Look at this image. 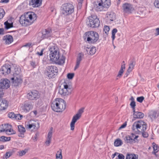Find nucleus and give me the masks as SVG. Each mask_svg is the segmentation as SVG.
Masks as SVG:
<instances>
[{"label": "nucleus", "instance_id": "obj_1", "mask_svg": "<svg viewBox=\"0 0 159 159\" xmlns=\"http://www.w3.org/2000/svg\"><path fill=\"white\" fill-rule=\"evenodd\" d=\"M50 52L49 54L50 60L59 65L62 64L65 62V57L63 56H60L59 51L57 45L52 43L49 48Z\"/></svg>", "mask_w": 159, "mask_h": 159}, {"label": "nucleus", "instance_id": "obj_2", "mask_svg": "<svg viewBox=\"0 0 159 159\" xmlns=\"http://www.w3.org/2000/svg\"><path fill=\"white\" fill-rule=\"evenodd\" d=\"M66 106L65 101L61 98H56L51 104V107L53 111L57 112H61L64 111Z\"/></svg>", "mask_w": 159, "mask_h": 159}, {"label": "nucleus", "instance_id": "obj_3", "mask_svg": "<svg viewBox=\"0 0 159 159\" xmlns=\"http://www.w3.org/2000/svg\"><path fill=\"white\" fill-rule=\"evenodd\" d=\"M11 80L14 86H18L22 83L23 81V76L20 68L15 69L13 76L11 78Z\"/></svg>", "mask_w": 159, "mask_h": 159}, {"label": "nucleus", "instance_id": "obj_4", "mask_svg": "<svg viewBox=\"0 0 159 159\" xmlns=\"http://www.w3.org/2000/svg\"><path fill=\"white\" fill-rule=\"evenodd\" d=\"M63 87L60 88L58 93L62 97L66 96L70 94L72 90V86L70 83L64 82L63 84Z\"/></svg>", "mask_w": 159, "mask_h": 159}, {"label": "nucleus", "instance_id": "obj_5", "mask_svg": "<svg viewBox=\"0 0 159 159\" xmlns=\"http://www.w3.org/2000/svg\"><path fill=\"white\" fill-rule=\"evenodd\" d=\"M147 129L146 124L142 120H138L134 122L132 126L133 130L138 133L143 131Z\"/></svg>", "mask_w": 159, "mask_h": 159}, {"label": "nucleus", "instance_id": "obj_6", "mask_svg": "<svg viewBox=\"0 0 159 159\" xmlns=\"http://www.w3.org/2000/svg\"><path fill=\"white\" fill-rule=\"evenodd\" d=\"M74 6L70 3H64L62 5L61 8L62 13L66 16L71 15L74 12Z\"/></svg>", "mask_w": 159, "mask_h": 159}, {"label": "nucleus", "instance_id": "obj_7", "mask_svg": "<svg viewBox=\"0 0 159 159\" xmlns=\"http://www.w3.org/2000/svg\"><path fill=\"white\" fill-rule=\"evenodd\" d=\"M58 70L55 66H49L47 67L45 72V75L49 79L55 78L56 74L57 73Z\"/></svg>", "mask_w": 159, "mask_h": 159}, {"label": "nucleus", "instance_id": "obj_8", "mask_svg": "<svg viewBox=\"0 0 159 159\" xmlns=\"http://www.w3.org/2000/svg\"><path fill=\"white\" fill-rule=\"evenodd\" d=\"M87 41L91 43H94L99 39V35L96 32L91 31L87 32L85 34Z\"/></svg>", "mask_w": 159, "mask_h": 159}, {"label": "nucleus", "instance_id": "obj_9", "mask_svg": "<svg viewBox=\"0 0 159 159\" xmlns=\"http://www.w3.org/2000/svg\"><path fill=\"white\" fill-rule=\"evenodd\" d=\"M89 26L92 28L98 27L100 25V21L96 15H92L88 18Z\"/></svg>", "mask_w": 159, "mask_h": 159}, {"label": "nucleus", "instance_id": "obj_10", "mask_svg": "<svg viewBox=\"0 0 159 159\" xmlns=\"http://www.w3.org/2000/svg\"><path fill=\"white\" fill-rule=\"evenodd\" d=\"M84 108H82L79 110L78 113L73 117L70 124L71 130H74L75 124L76 121L80 118L82 114L84 112Z\"/></svg>", "mask_w": 159, "mask_h": 159}, {"label": "nucleus", "instance_id": "obj_11", "mask_svg": "<svg viewBox=\"0 0 159 159\" xmlns=\"http://www.w3.org/2000/svg\"><path fill=\"white\" fill-rule=\"evenodd\" d=\"M27 97L30 100H36L40 98V96L38 91L34 90L29 92Z\"/></svg>", "mask_w": 159, "mask_h": 159}, {"label": "nucleus", "instance_id": "obj_12", "mask_svg": "<svg viewBox=\"0 0 159 159\" xmlns=\"http://www.w3.org/2000/svg\"><path fill=\"white\" fill-rule=\"evenodd\" d=\"M24 14L31 25L36 20V15L34 12H28Z\"/></svg>", "mask_w": 159, "mask_h": 159}, {"label": "nucleus", "instance_id": "obj_13", "mask_svg": "<svg viewBox=\"0 0 159 159\" xmlns=\"http://www.w3.org/2000/svg\"><path fill=\"white\" fill-rule=\"evenodd\" d=\"M122 9L123 11L126 13H131L134 10L133 5L128 3H125L123 4Z\"/></svg>", "mask_w": 159, "mask_h": 159}, {"label": "nucleus", "instance_id": "obj_14", "mask_svg": "<svg viewBox=\"0 0 159 159\" xmlns=\"http://www.w3.org/2000/svg\"><path fill=\"white\" fill-rule=\"evenodd\" d=\"M52 35V32L51 29L48 28L45 29L42 32V35L41 38L44 39L51 37Z\"/></svg>", "mask_w": 159, "mask_h": 159}, {"label": "nucleus", "instance_id": "obj_15", "mask_svg": "<svg viewBox=\"0 0 159 159\" xmlns=\"http://www.w3.org/2000/svg\"><path fill=\"white\" fill-rule=\"evenodd\" d=\"M0 70L2 73L4 75H8L11 72L10 65L8 64H6L2 67Z\"/></svg>", "mask_w": 159, "mask_h": 159}, {"label": "nucleus", "instance_id": "obj_16", "mask_svg": "<svg viewBox=\"0 0 159 159\" xmlns=\"http://www.w3.org/2000/svg\"><path fill=\"white\" fill-rule=\"evenodd\" d=\"M26 128L29 129H32L37 130L39 128V124L38 121H34L31 123L27 124L25 126Z\"/></svg>", "mask_w": 159, "mask_h": 159}, {"label": "nucleus", "instance_id": "obj_17", "mask_svg": "<svg viewBox=\"0 0 159 159\" xmlns=\"http://www.w3.org/2000/svg\"><path fill=\"white\" fill-rule=\"evenodd\" d=\"M19 22L22 26H26L31 25L24 14L21 16L20 17Z\"/></svg>", "mask_w": 159, "mask_h": 159}, {"label": "nucleus", "instance_id": "obj_18", "mask_svg": "<svg viewBox=\"0 0 159 159\" xmlns=\"http://www.w3.org/2000/svg\"><path fill=\"white\" fill-rule=\"evenodd\" d=\"M9 81L7 79L2 80L0 84V88L2 89H6L10 87Z\"/></svg>", "mask_w": 159, "mask_h": 159}, {"label": "nucleus", "instance_id": "obj_19", "mask_svg": "<svg viewBox=\"0 0 159 159\" xmlns=\"http://www.w3.org/2000/svg\"><path fill=\"white\" fill-rule=\"evenodd\" d=\"M32 108L33 105L29 103H25L21 107L22 110L25 113L28 112Z\"/></svg>", "mask_w": 159, "mask_h": 159}, {"label": "nucleus", "instance_id": "obj_20", "mask_svg": "<svg viewBox=\"0 0 159 159\" xmlns=\"http://www.w3.org/2000/svg\"><path fill=\"white\" fill-rule=\"evenodd\" d=\"M42 0H30L29 4L33 7H39L42 4Z\"/></svg>", "mask_w": 159, "mask_h": 159}, {"label": "nucleus", "instance_id": "obj_21", "mask_svg": "<svg viewBox=\"0 0 159 159\" xmlns=\"http://www.w3.org/2000/svg\"><path fill=\"white\" fill-rule=\"evenodd\" d=\"M5 132L6 134L11 135L15 134L16 132L12 128V126L10 124H6Z\"/></svg>", "mask_w": 159, "mask_h": 159}, {"label": "nucleus", "instance_id": "obj_22", "mask_svg": "<svg viewBox=\"0 0 159 159\" xmlns=\"http://www.w3.org/2000/svg\"><path fill=\"white\" fill-rule=\"evenodd\" d=\"M3 40L6 44H9L13 41V38L11 35L7 34L3 37Z\"/></svg>", "mask_w": 159, "mask_h": 159}, {"label": "nucleus", "instance_id": "obj_23", "mask_svg": "<svg viewBox=\"0 0 159 159\" xmlns=\"http://www.w3.org/2000/svg\"><path fill=\"white\" fill-rule=\"evenodd\" d=\"M8 106V102L6 100H0V110H4L7 108Z\"/></svg>", "mask_w": 159, "mask_h": 159}, {"label": "nucleus", "instance_id": "obj_24", "mask_svg": "<svg viewBox=\"0 0 159 159\" xmlns=\"http://www.w3.org/2000/svg\"><path fill=\"white\" fill-rule=\"evenodd\" d=\"M18 127L19 132H20L18 134V136L22 138L24 137V134L26 131L25 128L21 125H18Z\"/></svg>", "mask_w": 159, "mask_h": 159}, {"label": "nucleus", "instance_id": "obj_25", "mask_svg": "<svg viewBox=\"0 0 159 159\" xmlns=\"http://www.w3.org/2000/svg\"><path fill=\"white\" fill-rule=\"evenodd\" d=\"M98 4L94 5V9L98 11H100L103 10V9L105 8L103 6L101 3L100 1L98 2Z\"/></svg>", "mask_w": 159, "mask_h": 159}, {"label": "nucleus", "instance_id": "obj_26", "mask_svg": "<svg viewBox=\"0 0 159 159\" xmlns=\"http://www.w3.org/2000/svg\"><path fill=\"white\" fill-rule=\"evenodd\" d=\"M107 16L108 19L111 21L114 20L116 19V14L112 12H108Z\"/></svg>", "mask_w": 159, "mask_h": 159}, {"label": "nucleus", "instance_id": "obj_27", "mask_svg": "<svg viewBox=\"0 0 159 159\" xmlns=\"http://www.w3.org/2000/svg\"><path fill=\"white\" fill-rule=\"evenodd\" d=\"M100 2L105 8H108L111 4L110 0H100Z\"/></svg>", "mask_w": 159, "mask_h": 159}, {"label": "nucleus", "instance_id": "obj_28", "mask_svg": "<svg viewBox=\"0 0 159 159\" xmlns=\"http://www.w3.org/2000/svg\"><path fill=\"white\" fill-rule=\"evenodd\" d=\"M133 112V116L134 118H143L144 116V114L141 112L135 111V110Z\"/></svg>", "mask_w": 159, "mask_h": 159}, {"label": "nucleus", "instance_id": "obj_29", "mask_svg": "<svg viewBox=\"0 0 159 159\" xmlns=\"http://www.w3.org/2000/svg\"><path fill=\"white\" fill-rule=\"evenodd\" d=\"M5 28L8 30L13 27V23L10 20H8L4 23Z\"/></svg>", "mask_w": 159, "mask_h": 159}, {"label": "nucleus", "instance_id": "obj_30", "mask_svg": "<svg viewBox=\"0 0 159 159\" xmlns=\"http://www.w3.org/2000/svg\"><path fill=\"white\" fill-rule=\"evenodd\" d=\"M86 50L88 52H89L91 55H93L94 54L96 51V47L93 46L91 48H87Z\"/></svg>", "mask_w": 159, "mask_h": 159}, {"label": "nucleus", "instance_id": "obj_31", "mask_svg": "<svg viewBox=\"0 0 159 159\" xmlns=\"http://www.w3.org/2000/svg\"><path fill=\"white\" fill-rule=\"evenodd\" d=\"M125 62L124 61H123L121 66L120 69L119 70V71L118 73V74L117 75V76L120 77L122 75V74L123 73V72H124L123 70L125 69Z\"/></svg>", "mask_w": 159, "mask_h": 159}, {"label": "nucleus", "instance_id": "obj_32", "mask_svg": "<svg viewBox=\"0 0 159 159\" xmlns=\"http://www.w3.org/2000/svg\"><path fill=\"white\" fill-rule=\"evenodd\" d=\"M138 156L134 154H127L126 159H138Z\"/></svg>", "mask_w": 159, "mask_h": 159}, {"label": "nucleus", "instance_id": "obj_33", "mask_svg": "<svg viewBox=\"0 0 159 159\" xmlns=\"http://www.w3.org/2000/svg\"><path fill=\"white\" fill-rule=\"evenodd\" d=\"M123 144L122 140L120 139H116L114 141V145L116 147H118L121 145Z\"/></svg>", "mask_w": 159, "mask_h": 159}, {"label": "nucleus", "instance_id": "obj_34", "mask_svg": "<svg viewBox=\"0 0 159 159\" xmlns=\"http://www.w3.org/2000/svg\"><path fill=\"white\" fill-rule=\"evenodd\" d=\"M135 65V63L134 61H132L129 65L128 69L127 70V73L129 74L133 69Z\"/></svg>", "mask_w": 159, "mask_h": 159}, {"label": "nucleus", "instance_id": "obj_35", "mask_svg": "<svg viewBox=\"0 0 159 159\" xmlns=\"http://www.w3.org/2000/svg\"><path fill=\"white\" fill-rule=\"evenodd\" d=\"M157 113L155 111H152L149 112V117L152 120L155 119L156 117Z\"/></svg>", "mask_w": 159, "mask_h": 159}, {"label": "nucleus", "instance_id": "obj_36", "mask_svg": "<svg viewBox=\"0 0 159 159\" xmlns=\"http://www.w3.org/2000/svg\"><path fill=\"white\" fill-rule=\"evenodd\" d=\"M152 145L153 148V151L152 152V153L155 154L156 153H157L158 151L159 148L158 145L154 143H152Z\"/></svg>", "mask_w": 159, "mask_h": 159}, {"label": "nucleus", "instance_id": "obj_37", "mask_svg": "<svg viewBox=\"0 0 159 159\" xmlns=\"http://www.w3.org/2000/svg\"><path fill=\"white\" fill-rule=\"evenodd\" d=\"M124 139L125 142L127 143H131L133 142L131 137L129 135L126 136Z\"/></svg>", "mask_w": 159, "mask_h": 159}, {"label": "nucleus", "instance_id": "obj_38", "mask_svg": "<svg viewBox=\"0 0 159 159\" xmlns=\"http://www.w3.org/2000/svg\"><path fill=\"white\" fill-rule=\"evenodd\" d=\"M27 151L28 150L27 149H25L24 150L21 151H19L17 152V154L20 156H22L25 155Z\"/></svg>", "mask_w": 159, "mask_h": 159}, {"label": "nucleus", "instance_id": "obj_39", "mask_svg": "<svg viewBox=\"0 0 159 159\" xmlns=\"http://www.w3.org/2000/svg\"><path fill=\"white\" fill-rule=\"evenodd\" d=\"M130 99L132 101L130 103V105L132 108L133 111H134L135 110V107L136 106L135 102L134 101V99L133 97H131Z\"/></svg>", "mask_w": 159, "mask_h": 159}, {"label": "nucleus", "instance_id": "obj_40", "mask_svg": "<svg viewBox=\"0 0 159 159\" xmlns=\"http://www.w3.org/2000/svg\"><path fill=\"white\" fill-rule=\"evenodd\" d=\"M11 139V138L10 137H6L4 136H2L0 137V141L2 142H5L9 141Z\"/></svg>", "mask_w": 159, "mask_h": 159}, {"label": "nucleus", "instance_id": "obj_41", "mask_svg": "<svg viewBox=\"0 0 159 159\" xmlns=\"http://www.w3.org/2000/svg\"><path fill=\"white\" fill-rule=\"evenodd\" d=\"M56 159H62V153H61V150H60L59 151H58L56 153Z\"/></svg>", "mask_w": 159, "mask_h": 159}, {"label": "nucleus", "instance_id": "obj_42", "mask_svg": "<svg viewBox=\"0 0 159 159\" xmlns=\"http://www.w3.org/2000/svg\"><path fill=\"white\" fill-rule=\"evenodd\" d=\"M84 56V55L83 54L81 53H79L77 57L76 61L80 62L82 60Z\"/></svg>", "mask_w": 159, "mask_h": 159}, {"label": "nucleus", "instance_id": "obj_43", "mask_svg": "<svg viewBox=\"0 0 159 159\" xmlns=\"http://www.w3.org/2000/svg\"><path fill=\"white\" fill-rule=\"evenodd\" d=\"M12 154L11 152H8L4 155L3 158L4 159H7Z\"/></svg>", "mask_w": 159, "mask_h": 159}, {"label": "nucleus", "instance_id": "obj_44", "mask_svg": "<svg viewBox=\"0 0 159 159\" xmlns=\"http://www.w3.org/2000/svg\"><path fill=\"white\" fill-rule=\"evenodd\" d=\"M117 29L115 28L112 31V36L111 38H112V39L113 40L115 38V34L117 33Z\"/></svg>", "mask_w": 159, "mask_h": 159}, {"label": "nucleus", "instance_id": "obj_45", "mask_svg": "<svg viewBox=\"0 0 159 159\" xmlns=\"http://www.w3.org/2000/svg\"><path fill=\"white\" fill-rule=\"evenodd\" d=\"M146 130H144L143 131L138 133L139 134H141L143 136L144 138H147L148 136V134L147 132H146Z\"/></svg>", "mask_w": 159, "mask_h": 159}, {"label": "nucleus", "instance_id": "obj_46", "mask_svg": "<svg viewBox=\"0 0 159 159\" xmlns=\"http://www.w3.org/2000/svg\"><path fill=\"white\" fill-rule=\"evenodd\" d=\"M7 116L9 118L12 119H14L15 116V114L13 112H9Z\"/></svg>", "mask_w": 159, "mask_h": 159}, {"label": "nucleus", "instance_id": "obj_47", "mask_svg": "<svg viewBox=\"0 0 159 159\" xmlns=\"http://www.w3.org/2000/svg\"><path fill=\"white\" fill-rule=\"evenodd\" d=\"M53 129V128H51V130L49 131L48 134L47 135V139H51L52 137V131Z\"/></svg>", "mask_w": 159, "mask_h": 159}, {"label": "nucleus", "instance_id": "obj_48", "mask_svg": "<svg viewBox=\"0 0 159 159\" xmlns=\"http://www.w3.org/2000/svg\"><path fill=\"white\" fill-rule=\"evenodd\" d=\"M109 30L110 28L108 26L105 25L104 26L103 29L104 31L107 34L108 33Z\"/></svg>", "mask_w": 159, "mask_h": 159}, {"label": "nucleus", "instance_id": "obj_49", "mask_svg": "<svg viewBox=\"0 0 159 159\" xmlns=\"http://www.w3.org/2000/svg\"><path fill=\"white\" fill-rule=\"evenodd\" d=\"M22 115H20L19 114H15L14 119L20 120L22 119Z\"/></svg>", "mask_w": 159, "mask_h": 159}, {"label": "nucleus", "instance_id": "obj_50", "mask_svg": "<svg viewBox=\"0 0 159 159\" xmlns=\"http://www.w3.org/2000/svg\"><path fill=\"white\" fill-rule=\"evenodd\" d=\"M74 73H69L67 75V77L69 79H72L74 76Z\"/></svg>", "mask_w": 159, "mask_h": 159}, {"label": "nucleus", "instance_id": "obj_51", "mask_svg": "<svg viewBox=\"0 0 159 159\" xmlns=\"http://www.w3.org/2000/svg\"><path fill=\"white\" fill-rule=\"evenodd\" d=\"M6 124L2 125L0 126V131L1 132H5Z\"/></svg>", "mask_w": 159, "mask_h": 159}, {"label": "nucleus", "instance_id": "obj_52", "mask_svg": "<svg viewBox=\"0 0 159 159\" xmlns=\"http://www.w3.org/2000/svg\"><path fill=\"white\" fill-rule=\"evenodd\" d=\"M131 137V138L132 139V141H135L137 138H138L139 136L138 135H135L133 134H132L130 136Z\"/></svg>", "mask_w": 159, "mask_h": 159}, {"label": "nucleus", "instance_id": "obj_53", "mask_svg": "<svg viewBox=\"0 0 159 159\" xmlns=\"http://www.w3.org/2000/svg\"><path fill=\"white\" fill-rule=\"evenodd\" d=\"M154 4L156 8H159V0H155Z\"/></svg>", "mask_w": 159, "mask_h": 159}, {"label": "nucleus", "instance_id": "obj_54", "mask_svg": "<svg viewBox=\"0 0 159 159\" xmlns=\"http://www.w3.org/2000/svg\"><path fill=\"white\" fill-rule=\"evenodd\" d=\"M144 99V98L143 96L138 97L137 98V100L138 102L141 103Z\"/></svg>", "mask_w": 159, "mask_h": 159}, {"label": "nucleus", "instance_id": "obj_55", "mask_svg": "<svg viewBox=\"0 0 159 159\" xmlns=\"http://www.w3.org/2000/svg\"><path fill=\"white\" fill-rule=\"evenodd\" d=\"M124 158L125 157L122 154L118 153V158L116 159H124Z\"/></svg>", "mask_w": 159, "mask_h": 159}, {"label": "nucleus", "instance_id": "obj_56", "mask_svg": "<svg viewBox=\"0 0 159 159\" xmlns=\"http://www.w3.org/2000/svg\"><path fill=\"white\" fill-rule=\"evenodd\" d=\"M39 134L38 133H36L34 135V136L32 137L34 141H36L37 139L39 136Z\"/></svg>", "mask_w": 159, "mask_h": 159}, {"label": "nucleus", "instance_id": "obj_57", "mask_svg": "<svg viewBox=\"0 0 159 159\" xmlns=\"http://www.w3.org/2000/svg\"><path fill=\"white\" fill-rule=\"evenodd\" d=\"M80 62L76 61L75 66L74 68V70H75L76 69L79 68L80 66Z\"/></svg>", "mask_w": 159, "mask_h": 159}, {"label": "nucleus", "instance_id": "obj_58", "mask_svg": "<svg viewBox=\"0 0 159 159\" xmlns=\"http://www.w3.org/2000/svg\"><path fill=\"white\" fill-rule=\"evenodd\" d=\"M5 13L4 9L2 8H0V14L4 16Z\"/></svg>", "mask_w": 159, "mask_h": 159}, {"label": "nucleus", "instance_id": "obj_59", "mask_svg": "<svg viewBox=\"0 0 159 159\" xmlns=\"http://www.w3.org/2000/svg\"><path fill=\"white\" fill-rule=\"evenodd\" d=\"M44 50V48L42 49H41L40 52H37L36 53V54H38V55H39V56H42L43 55V52Z\"/></svg>", "mask_w": 159, "mask_h": 159}, {"label": "nucleus", "instance_id": "obj_60", "mask_svg": "<svg viewBox=\"0 0 159 159\" xmlns=\"http://www.w3.org/2000/svg\"><path fill=\"white\" fill-rule=\"evenodd\" d=\"M156 33L155 34L156 36L159 35V27L157 28L156 29Z\"/></svg>", "mask_w": 159, "mask_h": 159}, {"label": "nucleus", "instance_id": "obj_61", "mask_svg": "<svg viewBox=\"0 0 159 159\" xmlns=\"http://www.w3.org/2000/svg\"><path fill=\"white\" fill-rule=\"evenodd\" d=\"M51 139H47V140L45 142V143L47 146L49 145L51 143Z\"/></svg>", "mask_w": 159, "mask_h": 159}, {"label": "nucleus", "instance_id": "obj_62", "mask_svg": "<svg viewBox=\"0 0 159 159\" xmlns=\"http://www.w3.org/2000/svg\"><path fill=\"white\" fill-rule=\"evenodd\" d=\"M2 89L0 88V97H2L3 95V92Z\"/></svg>", "mask_w": 159, "mask_h": 159}, {"label": "nucleus", "instance_id": "obj_63", "mask_svg": "<svg viewBox=\"0 0 159 159\" xmlns=\"http://www.w3.org/2000/svg\"><path fill=\"white\" fill-rule=\"evenodd\" d=\"M4 34V30L3 28H0V34Z\"/></svg>", "mask_w": 159, "mask_h": 159}, {"label": "nucleus", "instance_id": "obj_64", "mask_svg": "<svg viewBox=\"0 0 159 159\" xmlns=\"http://www.w3.org/2000/svg\"><path fill=\"white\" fill-rule=\"evenodd\" d=\"M30 64L34 67L36 66L35 63L34 61L31 62Z\"/></svg>", "mask_w": 159, "mask_h": 159}]
</instances>
